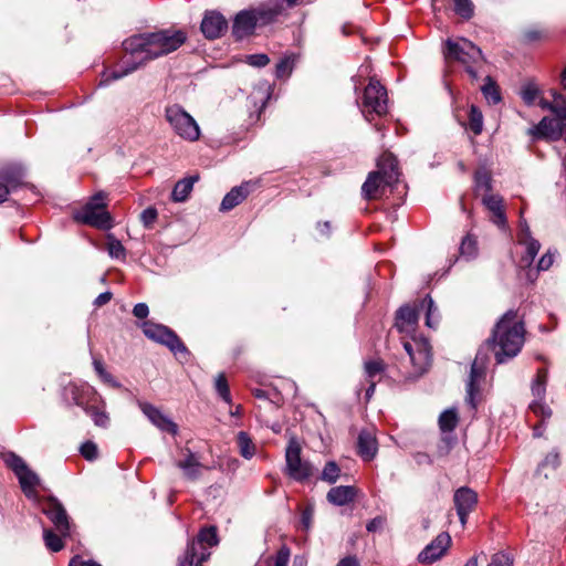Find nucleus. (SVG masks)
Returning a JSON list of instances; mask_svg holds the SVG:
<instances>
[{
  "label": "nucleus",
  "instance_id": "f257e3e1",
  "mask_svg": "<svg viewBox=\"0 0 566 566\" xmlns=\"http://www.w3.org/2000/svg\"><path fill=\"white\" fill-rule=\"evenodd\" d=\"M187 35L181 30L165 29L151 33H143L125 40L123 45L132 57L123 62L119 69L105 72L99 85L123 78L140 67L146 61L167 55L179 49L186 42Z\"/></svg>",
  "mask_w": 566,
  "mask_h": 566
},
{
  "label": "nucleus",
  "instance_id": "f03ea898",
  "mask_svg": "<svg viewBox=\"0 0 566 566\" xmlns=\"http://www.w3.org/2000/svg\"><path fill=\"white\" fill-rule=\"evenodd\" d=\"M525 328L515 311H507L496 323L492 332V343L497 364L515 357L525 340Z\"/></svg>",
  "mask_w": 566,
  "mask_h": 566
},
{
  "label": "nucleus",
  "instance_id": "7ed1b4c3",
  "mask_svg": "<svg viewBox=\"0 0 566 566\" xmlns=\"http://www.w3.org/2000/svg\"><path fill=\"white\" fill-rule=\"evenodd\" d=\"M447 62H458L472 80L479 78V70L484 64L480 48L464 38L448 39L443 50Z\"/></svg>",
  "mask_w": 566,
  "mask_h": 566
},
{
  "label": "nucleus",
  "instance_id": "20e7f679",
  "mask_svg": "<svg viewBox=\"0 0 566 566\" xmlns=\"http://www.w3.org/2000/svg\"><path fill=\"white\" fill-rule=\"evenodd\" d=\"M283 2L268 3L254 10L241 11L235 15L232 33L241 40L253 33L258 25H265L275 21L283 14Z\"/></svg>",
  "mask_w": 566,
  "mask_h": 566
},
{
  "label": "nucleus",
  "instance_id": "39448f33",
  "mask_svg": "<svg viewBox=\"0 0 566 566\" xmlns=\"http://www.w3.org/2000/svg\"><path fill=\"white\" fill-rule=\"evenodd\" d=\"M217 544L216 527L202 528L197 537L188 544L185 556L178 560V566H202V563L210 557V548Z\"/></svg>",
  "mask_w": 566,
  "mask_h": 566
},
{
  "label": "nucleus",
  "instance_id": "423d86ee",
  "mask_svg": "<svg viewBox=\"0 0 566 566\" xmlns=\"http://www.w3.org/2000/svg\"><path fill=\"white\" fill-rule=\"evenodd\" d=\"M166 120L180 138L196 142L200 137V128L196 119L179 105H170L165 111Z\"/></svg>",
  "mask_w": 566,
  "mask_h": 566
},
{
  "label": "nucleus",
  "instance_id": "0eeeda50",
  "mask_svg": "<svg viewBox=\"0 0 566 566\" xmlns=\"http://www.w3.org/2000/svg\"><path fill=\"white\" fill-rule=\"evenodd\" d=\"M105 196L99 192L94 196L80 211L74 214L78 222L96 227L98 229L112 228V218L105 210Z\"/></svg>",
  "mask_w": 566,
  "mask_h": 566
},
{
  "label": "nucleus",
  "instance_id": "6e6552de",
  "mask_svg": "<svg viewBox=\"0 0 566 566\" xmlns=\"http://www.w3.org/2000/svg\"><path fill=\"white\" fill-rule=\"evenodd\" d=\"M4 463L14 472L17 475L21 489L27 497L36 500L38 492L36 486L40 484V479L35 472H33L24 462V460L14 454L8 453L4 455Z\"/></svg>",
  "mask_w": 566,
  "mask_h": 566
},
{
  "label": "nucleus",
  "instance_id": "1a4fd4ad",
  "mask_svg": "<svg viewBox=\"0 0 566 566\" xmlns=\"http://www.w3.org/2000/svg\"><path fill=\"white\" fill-rule=\"evenodd\" d=\"M388 111V96L386 88L375 78H370L366 86L361 102V113L367 120L369 114L385 115Z\"/></svg>",
  "mask_w": 566,
  "mask_h": 566
},
{
  "label": "nucleus",
  "instance_id": "9d476101",
  "mask_svg": "<svg viewBox=\"0 0 566 566\" xmlns=\"http://www.w3.org/2000/svg\"><path fill=\"white\" fill-rule=\"evenodd\" d=\"M403 348L413 368L410 377L416 378L424 374L431 364L430 345L427 339L413 337L411 340H405Z\"/></svg>",
  "mask_w": 566,
  "mask_h": 566
},
{
  "label": "nucleus",
  "instance_id": "9b49d317",
  "mask_svg": "<svg viewBox=\"0 0 566 566\" xmlns=\"http://www.w3.org/2000/svg\"><path fill=\"white\" fill-rule=\"evenodd\" d=\"M142 329L147 338L166 345L175 354L187 352L186 346L179 337L171 329L161 324L144 322Z\"/></svg>",
  "mask_w": 566,
  "mask_h": 566
},
{
  "label": "nucleus",
  "instance_id": "f8f14e48",
  "mask_svg": "<svg viewBox=\"0 0 566 566\" xmlns=\"http://www.w3.org/2000/svg\"><path fill=\"white\" fill-rule=\"evenodd\" d=\"M25 168L21 164L12 163L0 168V203L7 201L12 191L25 185Z\"/></svg>",
  "mask_w": 566,
  "mask_h": 566
},
{
  "label": "nucleus",
  "instance_id": "ddd939ff",
  "mask_svg": "<svg viewBox=\"0 0 566 566\" xmlns=\"http://www.w3.org/2000/svg\"><path fill=\"white\" fill-rule=\"evenodd\" d=\"M286 470L287 474L296 480H307L313 474V468L307 461L301 459V447L292 440L290 441L285 452Z\"/></svg>",
  "mask_w": 566,
  "mask_h": 566
},
{
  "label": "nucleus",
  "instance_id": "4468645a",
  "mask_svg": "<svg viewBox=\"0 0 566 566\" xmlns=\"http://www.w3.org/2000/svg\"><path fill=\"white\" fill-rule=\"evenodd\" d=\"M41 510L49 517L61 536L71 535L72 525L70 517L61 502L55 497H48L41 503Z\"/></svg>",
  "mask_w": 566,
  "mask_h": 566
},
{
  "label": "nucleus",
  "instance_id": "2eb2a0df",
  "mask_svg": "<svg viewBox=\"0 0 566 566\" xmlns=\"http://www.w3.org/2000/svg\"><path fill=\"white\" fill-rule=\"evenodd\" d=\"M63 397L66 402L81 407L84 411L92 405L101 400L98 392L88 384H70L63 390Z\"/></svg>",
  "mask_w": 566,
  "mask_h": 566
},
{
  "label": "nucleus",
  "instance_id": "dca6fc26",
  "mask_svg": "<svg viewBox=\"0 0 566 566\" xmlns=\"http://www.w3.org/2000/svg\"><path fill=\"white\" fill-rule=\"evenodd\" d=\"M546 382H547V370L542 368L537 370L536 378L532 384V394L535 399L530 405V409L544 421L545 419L551 418L552 410L551 408L544 403V398L546 394Z\"/></svg>",
  "mask_w": 566,
  "mask_h": 566
},
{
  "label": "nucleus",
  "instance_id": "f3484780",
  "mask_svg": "<svg viewBox=\"0 0 566 566\" xmlns=\"http://www.w3.org/2000/svg\"><path fill=\"white\" fill-rule=\"evenodd\" d=\"M137 405L144 416L154 424L158 430L163 432H168L172 436L178 433V426L168 416H166L159 408L156 406L146 402V401H137Z\"/></svg>",
  "mask_w": 566,
  "mask_h": 566
},
{
  "label": "nucleus",
  "instance_id": "a211bd4d",
  "mask_svg": "<svg viewBox=\"0 0 566 566\" xmlns=\"http://www.w3.org/2000/svg\"><path fill=\"white\" fill-rule=\"evenodd\" d=\"M451 544V537L448 533L439 534L430 544H428L419 554L418 559L423 564H432L440 559Z\"/></svg>",
  "mask_w": 566,
  "mask_h": 566
},
{
  "label": "nucleus",
  "instance_id": "6ab92c4d",
  "mask_svg": "<svg viewBox=\"0 0 566 566\" xmlns=\"http://www.w3.org/2000/svg\"><path fill=\"white\" fill-rule=\"evenodd\" d=\"M453 502L462 526L465 525L468 515L474 510L478 503L476 493L469 488H460L455 491Z\"/></svg>",
  "mask_w": 566,
  "mask_h": 566
},
{
  "label": "nucleus",
  "instance_id": "aec40b11",
  "mask_svg": "<svg viewBox=\"0 0 566 566\" xmlns=\"http://www.w3.org/2000/svg\"><path fill=\"white\" fill-rule=\"evenodd\" d=\"M528 134L534 138L558 140L563 135V123L559 118L543 117L537 125L528 129Z\"/></svg>",
  "mask_w": 566,
  "mask_h": 566
},
{
  "label": "nucleus",
  "instance_id": "412c9836",
  "mask_svg": "<svg viewBox=\"0 0 566 566\" xmlns=\"http://www.w3.org/2000/svg\"><path fill=\"white\" fill-rule=\"evenodd\" d=\"M228 29V21L217 11L206 12L202 22L201 31L207 39L220 38Z\"/></svg>",
  "mask_w": 566,
  "mask_h": 566
},
{
  "label": "nucleus",
  "instance_id": "4be33fe9",
  "mask_svg": "<svg viewBox=\"0 0 566 566\" xmlns=\"http://www.w3.org/2000/svg\"><path fill=\"white\" fill-rule=\"evenodd\" d=\"M259 186V181L249 180L240 186L233 187L222 199L220 205L221 211H229L241 203L248 195Z\"/></svg>",
  "mask_w": 566,
  "mask_h": 566
},
{
  "label": "nucleus",
  "instance_id": "5701e85b",
  "mask_svg": "<svg viewBox=\"0 0 566 566\" xmlns=\"http://www.w3.org/2000/svg\"><path fill=\"white\" fill-rule=\"evenodd\" d=\"M386 181V177L381 175V171H373L368 175L366 181L361 187V192L365 199L374 200L379 199L385 195L387 187H392Z\"/></svg>",
  "mask_w": 566,
  "mask_h": 566
},
{
  "label": "nucleus",
  "instance_id": "b1692460",
  "mask_svg": "<svg viewBox=\"0 0 566 566\" xmlns=\"http://www.w3.org/2000/svg\"><path fill=\"white\" fill-rule=\"evenodd\" d=\"M185 458L177 461L176 465L184 472L186 479L196 481L201 476L205 465L199 461V458L190 449L184 450Z\"/></svg>",
  "mask_w": 566,
  "mask_h": 566
},
{
  "label": "nucleus",
  "instance_id": "393cba45",
  "mask_svg": "<svg viewBox=\"0 0 566 566\" xmlns=\"http://www.w3.org/2000/svg\"><path fill=\"white\" fill-rule=\"evenodd\" d=\"M484 378V366L479 364L478 358L472 363L469 380L467 382V402L474 409L475 397L480 391V382Z\"/></svg>",
  "mask_w": 566,
  "mask_h": 566
},
{
  "label": "nucleus",
  "instance_id": "a878e982",
  "mask_svg": "<svg viewBox=\"0 0 566 566\" xmlns=\"http://www.w3.org/2000/svg\"><path fill=\"white\" fill-rule=\"evenodd\" d=\"M419 304L415 307L402 306L397 313L396 326L401 333H412L419 319Z\"/></svg>",
  "mask_w": 566,
  "mask_h": 566
},
{
  "label": "nucleus",
  "instance_id": "bb28decb",
  "mask_svg": "<svg viewBox=\"0 0 566 566\" xmlns=\"http://www.w3.org/2000/svg\"><path fill=\"white\" fill-rule=\"evenodd\" d=\"M482 202L485 208L492 213L491 220L499 228L506 226V217L503 206V199L499 195H483Z\"/></svg>",
  "mask_w": 566,
  "mask_h": 566
},
{
  "label": "nucleus",
  "instance_id": "cd10ccee",
  "mask_svg": "<svg viewBox=\"0 0 566 566\" xmlns=\"http://www.w3.org/2000/svg\"><path fill=\"white\" fill-rule=\"evenodd\" d=\"M357 495V490L352 485H339L332 488L327 494V501L336 506H344L352 503Z\"/></svg>",
  "mask_w": 566,
  "mask_h": 566
},
{
  "label": "nucleus",
  "instance_id": "c85d7f7f",
  "mask_svg": "<svg viewBox=\"0 0 566 566\" xmlns=\"http://www.w3.org/2000/svg\"><path fill=\"white\" fill-rule=\"evenodd\" d=\"M358 454L365 460L370 461L375 458L378 446L376 437L371 431L363 430L357 441Z\"/></svg>",
  "mask_w": 566,
  "mask_h": 566
},
{
  "label": "nucleus",
  "instance_id": "c756f323",
  "mask_svg": "<svg viewBox=\"0 0 566 566\" xmlns=\"http://www.w3.org/2000/svg\"><path fill=\"white\" fill-rule=\"evenodd\" d=\"M397 159L392 154L386 153L378 160V170L386 177L389 185H395L399 179Z\"/></svg>",
  "mask_w": 566,
  "mask_h": 566
},
{
  "label": "nucleus",
  "instance_id": "7c9ffc66",
  "mask_svg": "<svg viewBox=\"0 0 566 566\" xmlns=\"http://www.w3.org/2000/svg\"><path fill=\"white\" fill-rule=\"evenodd\" d=\"M420 311L426 312V325L436 328L439 324L440 315L433 300L427 295L419 302Z\"/></svg>",
  "mask_w": 566,
  "mask_h": 566
},
{
  "label": "nucleus",
  "instance_id": "2f4dec72",
  "mask_svg": "<svg viewBox=\"0 0 566 566\" xmlns=\"http://www.w3.org/2000/svg\"><path fill=\"white\" fill-rule=\"evenodd\" d=\"M198 180V177H190L179 180L172 190L171 198L176 202L185 201L192 190L193 184Z\"/></svg>",
  "mask_w": 566,
  "mask_h": 566
},
{
  "label": "nucleus",
  "instance_id": "473e14b6",
  "mask_svg": "<svg viewBox=\"0 0 566 566\" xmlns=\"http://www.w3.org/2000/svg\"><path fill=\"white\" fill-rule=\"evenodd\" d=\"M99 401L102 402V407L97 406V403H92L85 412L92 418L97 427L106 428L109 422V417L105 412L103 400L101 399Z\"/></svg>",
  "mask_w": 566,
  "mask_h": 566
},
{
  "label": "nucleus",
  "instance_id": "72a5a7b5",
  "mask_svg": "<svg viewBox=\"0 0 566 566\" xmlns=\"http://www.w3.org/2000/svg\"><path fill=\"white\" fill-rule=\"evenodd\" d=\"M481 91L489 104L495 105L501 102L499 86L491 76L485 77V83L482 85Z\"/></svg>",
  "mask_w": 566,
  "mask_h": 566
},
{
  "label": "nucleus",
  "instance_id": "f704fd0d",
  "mask_svg": "<svg viewBox=\"0 0 566 566\" xmlns=\"http://www.w3.org/2000/svg\"><path fill=\"white\" fill-rule=\"evenodd\" d=\"M474 180H475V190H476L478 195L483 197V195L491 193L492 178H491V175L486 170H484V169L478 170L475 172Z\"/></svg>",
  "mask_w": 566,
  "mask_h": 566
},
{
  "label": "nucleus",
  "instance_id": "c9c22d12",
  "mask_svg": "<svg viewBox=\"0 0 566 566\" xmlns=\"http://www.w3.org/2000/svg\"><path fill=\"white\" fill-rule=\"evenodd\" d=\"M237 442L239 452L243 458L251 459L255 454V444L247 432L240 431L237 436Z\"/></svg>",
  "mask_w": 566,
  "mask_h": 566
},
{
  "label": "nucleus",
  "instance_id": "e433bc0d",
  "mask_svg": "<svg viewBox=\"0 0 566 566\" xmlns=\"http://www.w3.org/2000/svg\"><path fill=\"white\" fill-rule=\"evenodd\" d=\"M458 420L455 409L444 410L439 417V427L444 432L453 431L458 424Z\"/></svg>",
  "mask_w": 566,
  "mask_h": 566
},
{
  "label": "nucleus",
  "instance_id": "4c0bfd02",
  "mask_svg": "<svg viewBox=\"0 0 566 566\" xmlns=\"http://www.w3.org/2000/svg\"><path fill=\"white\" fill-rule=\"evenodd\" d=\"M518 242L526 247L525 255L522 256V263L525 266H530L541 249V243L534 238Z\"/></svg>",
  "mask_w": 566,
  "mask_h": 566
},
{
  "label": "nucleus",
  "instance_id": "58836bf2",
  "mask_svg": "<svg viewBox=\"0 0 566 566\" xmlns=\"http://www.w3.org/2000/svg\"><path fill=\"white\" fill-rule=\"evenodd\" d=\"M460 254L467 260H471L478 255V242L471 237L467 235L460 245Z\"/></svg>",
  "mask_w": 566,
  "mask_h": 566
},
{
  "label": "nucleus",
  "instance_id": "ea45409f",
  "mask_svg": "<svg viewBox=\"0 0 566 566\" xmlns=\"http://www.w3.org/2000/svg\"><path fill=\"white\" fill-rule=\"evenodd\" d=\"M339 475L340 468L338 467V464L335 461H328L322 471L321 480L326 483L333 484L338 480Z\"/></svg>",
  "mask_w": 566,
  "mask_h": 566
},
{
  "label": "nucleus",
  "instance_id": "a19ab883",
  "mask_svg": "<svg viewBox=\"0 0 566 566\" xmlns=\"http://www.w3.org/2000/svg\"><path fill=\"white\" fill-rule=\"evenodd\" d=\"M106 249L111 258L125 259L126 250L113 234L107 235Z\"/></svg>",
  "mask_w": 566,
  "mask_h": 566
},
{
  "label": "nucleus",
  "instance_id": "79ce46f5",
  "mask_svg": "<svg viewBox=\"0 0 566 566\" xmlns=\"http://www.w3.org/2000/svg\"><path fill=\"white\" fill-rule=\"evenodd\" d=\"M469 126L470 129L475 134L479 135L482 133L483 129V115L481 111L475 106L471 105L470 112H469Z\"/></svg>",
  "mask_w": 566,
  "mask_h": 566
},
{
  "label": "nucleus",
  "instance_id": "37998d69",
  "mask_svg": "<svg viewBox=\"0 0 566 566\" xmlns=\"http://www.w3.org/2000/svg\"><path fill=\"white\" fill-rule=\"evenodd\" d=\"M520 95L524 103L531 106L539 98L541 91L534 83H527L522 86Z\"/></svg>",
  "mask_w": 566,
  "mask_h": 566
},
{
  "label": "nucleus",
  "instance_id": "c03bdc74",
  "mask_svg": "<svg viewBox=\"0 0 566 566\" xmlns=\"http://www.w3.org/2000/svg\"><path fill=\"white\" fill-rule=\"evenodd\" d=\"M384 370L385 365L380 359L368 360L365 363V374L368 381L375 380L377 377L380 378Z\"/></svg>",
  "mask_w": 566,
  "mask_h": 566
},
{
  "label": "nucleus",
  "instance_id": "a18cd8bd",
  "mask_svg": "<svg viewBox=\"0 0 566 566\" xmlns=\"http://www.w3.org/2000/svg\"><path fill=\"white\" fill-rule=\"evenodd\" d=\"M214 388H216V391L218 392V395L222 398V400L224 402L231 403L232 400H231L230 389H229V385H228L224 374H219L216 377Z\"/></svg>",
  "mask_w": 566,
  "mask_h": 566
},
{
  "label": "nucleus",
  "instance_id": "49530a36",
  "mask_svg": "<svg viewBox=\"0 0 566 566\" xmlns=\"http://www.w3.org/2000/svg\"><path fill=\"white\" fill-rule=\"evenodd\" d=\"M43 537H44L46 547L49 549H51L52 552H59L63 548V542H62L63 536H61V534L56 535L51 530H44Z\"/></svg>",
  "mask_w": 566,
  "mask_h": 566
},
{
  "label": "nucleus",
  "instance_id": "de8ad7c7",
  "mask_svg": "<svg viewBox=\"0 0 566 566\" xmlns=\"http://www.w3.org/2000/svg\"><path fill=\"white\" fill-rule=\"evenodd\" d=\"M454 11L461 18L468 20L473 15V3L471 0H453Z\"/></svg>",
  "mask_w": 566,
  "mask_h": 566
},
{
  "label": "nucleus",
  "instance_id": "09e8293b",
  "mask_svg": "<svg viewBox=\"0 0 566 566\" xmlns=\"http://www.w3.org/2000/svg\"><path fill=\"white\" fill-rule=\"evenodd\" d=\"M552 97H555L556 116L559 119H566V96L557 91H552Z\"/></svg>",
  "mask_w": 566,
  "mask_h": 566
},
{
  "label": "nucleus",
  "instance_id": "8fccbe9b",
  "mask_svg": "<svg viewBox=\"0 0 566 566\" xmlns=\"http://www.w3.org/2000/svg\"><path fill=\"white\" fill-rule=\"evenodd\" d=\"M294 65V61L291 57H284L277 64L275 69L276 77H285L289 76L292 73Z\"/></svg>",
  "mask_w": 566,
  "mask_h": 566
},
{
  "label": "nucleus",
  "instance_id": "3c124183",
  "mask_svg": "<svg viewBox=\"0 0 566 566\" xmlns=\"http://www.w3.org/2000/svg\"><path fill=\"white\" fill-rule=\"evenodd\" d=\"M158 212L155 208L149 207L140 213V221L145 228L150 229L157 220Z\"/></svg>",
  "mask_w": 566,
  "mask_h": 566
},
{
  "label": "nucleus",
  "instance_id": "603ef678",
  "mask_svg": "<svg viewBox=\"0 0 566 566\" xmlns=\"http://www.w3.org/2000/svg\"><path fill=\"white\" fill-rule=\"evenodd\" d=\"M488 566H513V559L506 553H496L492 555Z\"/></svg>",
  "mask_w": 566,
  "mask_h": 566
},
{
  "label": "nucleus",
  "instance_id": "864d4df0",
  "mask_svg": "<svg viewBox=\"0 0 566 566\" xmlns=\"http://www.w3.org/2000/svg\"><path fill=\"white\" fill-rule=\"evenodd\" d=\"M245 62L254 67H263L269 64L270 59L266 54H251L245 56Z\"/></svg>",
  "mask_w": 566,
  "mask_h": 566
},
{
  "label": "nucleus",
  "instance_id": "5fc2aeb1",
  "mask_svg": "<svg viewBox=\"0 0 566 566\" xmlns=\"http://www.w3.org/2000/svg\"><path fill=\"white\" fill-rule=\"evenodd\" d=\"M81 454L86 460H90V461L96 459L97 458V446L92 441H87V442L83 443L81 447Z\"/></svg>",
  "mask_w": 566,
  "mask_h": 566
},
{
  "label": "nucleus",
  "instance_id": "6e6d98bb",
  "mask_svg": "<svg viewBox=\"0 0 566 566\" xmlns=\"http://www.w3.org/2000/svg\"><path fill=\"white\" fill-rule=\"evenodd\" d=\"M559 464V455L557 452H549L543 462L541 463L539 468H546L551 467L553 469L557 468Z\"/></svg>",
  "mask_w": 566,
  "mask_h": 566
},
{
  "label": "nucleus",
  "instance_id": "4d7b16f0",
  "mask_svg": "<svg viewBox=\"0 0 566 566\" xmlns=\"http://www.w3.org/2000/svg\"><path fill=\"white\" fill-rule=\"evenodd\" d=\"M554 263V255L549 252L542 255V258L538 261L537 268L541 271L548 270Z\"/></svg>",
  "mask_w": 566,
  "mask_h": 566
},
{
  "label": "nucleus",
  "instance_id": "13d9d810",
  "mask_svg": "<svg viewBox=\"0 0 566 566\" xmlns=\"http://www.w3.org/2000/svg\"><path fill=\"white\" fill-rule=\"evenodd\" d=\"M133 314L137 318H140V319L146 318L149 314L148 305L146 303L136 304L133 308Z\"/></svg>",
  "mask_w": 566,
  "mask_h": 566
},
{
  "label": "nucleus",
  "instance_id": "bf43d9fd",
  "mask_svg": "<svg viewBox=\"0 0 566 566\" xmlns=\"http://www.w3.org/2000/svg\"><path fill=\"white\" fill-rule=\"evenodd\" d=\"M533 239L531 235V230L525 220H521L520 222V232H518V241Z\"/></svg>",
  "mask_w": 566,
  "mask_h": 566
},
{
  "label": "nucleus",
  "instance_id": "052dcab7",
  "mask_svg": "<svg viewBox=\"0 0 566 566\" xmlns=\"http://www.w3.org/2000/svg\"><path fill=\"white\" fill-rule=\"evenodd\" d=\"M99 378L107 385L112 386L113 388H120V384L113 377L112 374H109L107 370H105Z\"/></svg>",
  "mask_w": 566,
  "mask_h": 566
},
{
  "label": "nucleus",
  "instance_id": "680f3d73",
  "mask_svg": "<svg viewBox=\"0 0 566 566\" xmlns=\"http://www.w3.org/2000/svg\"><path fill=\"white\" fill-rule=\"evenodd\" d=\"M537 99H538V106L542 109H547L556 115L555 97H553L552 102H549L543 97H539Z\"/></svg>",
  "mask_w": 566,
  "mask_h": 566
},
{
  "label": "nucleus",
  "instance_id": "e2e57ef3",
  "mask_svg": "<svg viewBox=\"0 0 566 566\" xmlns=\"http://www.w3.org/2000/svg\"><path fill=\"white\" fill-rule=\"evenodd\" d=\"M112 300V293L111 292H104L101 293L94 301V305L99 307L105 304H107Z\"/></svg>",
  "mask_w": 566,
  "mask_h": 566
},
{
  "label": "nucleus",
  "instance_id": "0e129e2a",
  "mask_svg": "<svg viewBox=\"0 0 566 566\" xmlns=\"http://www.w3.org/2000/svg\"><path fill=\"white\" fill-rule=\"evenodd\" d=\"M312 520H313V510L312 509H306L302 513V524H303L305 530H308L311 527Z\"/></svg>",
  "mask_w": 566,
  "mask_h": 566
},
{
  "label": "nucleus",
  "instance_id": "69168bd1",
  "mask_svg": "<svg viewBox=\"0 0 566 566\" xmlns=\"http://www.w3.org/2000/svg\"><path fill=\"white\" fill-rule=\"evenodd\" d=\"M382 524H384V520L381 517H376L367 524V531L375 532V531L381 528Z\"/></svg>",
  "mask_w": 566,
  "mask_h": 566
},
{
  "label": "nucleus",
  "instance_id": "338daca9",
  "mask_svg": "<svg viewBox=\"0 0 566 566\" xmlns=\"http://www.w3.org/2000/svg\"><path fill=\"white\" fill-rule=\"evenodd\" d=\"M69 566H101V565L93 563V562L84 563V562L80 560L78 557H74L71 559Z\"/></svg>",
  "mask_w": 566,
  "mask_h": 566
},
{
  "label": "nucleus",
  "instance_id": "774afa93",
  "mask_svg": "<svg viewBox=\"0 0 566 566\" xmlns=\"http://www.w3.org/2000/svg\"><path fill=\"white\" fill-rule=\"evenodd\" d=\"M337 566H358V562L355 557L348 556L343 558Z\"/></svg>",
  "mask_w": 566,
  "mask_h": 566
}]
</instances>
